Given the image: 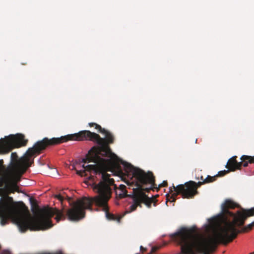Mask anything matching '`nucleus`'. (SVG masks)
<instances>
[{
	"label": "nucleus",
	"mask_w": 254,
	"mask_h": 254,
	"mask_svg": "<svg viewBox=\"0 0 254 254\" xmlns=\"http://www.w3.org/2000/svg\"><path fill=\"white\" fill-rule=\"evenodd\" d=\"M253 228V226H252V224H250L248 225L246 227H244L242 230L241 231L243 232H246L249 230H251Z\"/></svg>",
	"instance_id": "14"
},
{
	"label": "nucleus",
	"mask_w": 254,
	"mask_h": 254,
	"mask_svg": "<svg viewBox=\"0 0 254 254\" xmlns=\"http://www.w3.org/2000/svg\"><path fill=\"white\" fill-rule=\"evenodd\" d=\"M229 172H230L229 171V170L221 171H219L218 172V174L216 175V176H217V177H222V176H225L227 174H228Z\"/></svg>",
	"instance_id": "13"
},
{
	"label": "nucleus",
	"mask_w": 254,
	"mask_h": 254,
	"mask_svg": "<svg viewBox=\"0 0 254 254\" xmlns=\"http://www.w3.org/2000/svg\"><path fill=\"white\" fill-rule=\"evenodd\" d=\"M140 251L141 253L143 254L145 252H146L147 249L146 248H144L143 246H141L140 247Z\"/></svg>",
	"instance_id": "18"
},
{
	"label": "nucleus",
	"mask_w": 254,
	"mask_h": 254,
	"mask_svg": "<svg viewBox=\"0 0 254 254\" xmlns=\"http://www.w3.org/2000/svg\"><path fill=\"white\" fill-rule=\"evenodd\" d=\"M89 126L98 129L99 132L104 134L105 138H101L98 134H97V137H93L91 141L96 142L99 146L93 147L82 159V162L84 163L93 162L95 164L86 166L83 164L82 167L84 170H76V174L83 177L87 175L86 171L92 172L93 175L88 177V180L92 183L93 189L98 194L93 197L84 196L72 202L70 201L71 198L68 197L71 208L66 211V214L63 210H60L63 212L65 218L67 216L70 221H78L85 217L86 209L92 210V204L94 202L97 206L103 208L108 220L120 221L122 217H117L109 213L108 205V202L112 193L111 187H113L115 189L117 188L114 180L110 178V175L107 173L110 170L109 168L113 166V163L111 159H104L101 157H111L115 155L112 152L109 146L110 144L114 143L115 138L111 132L96 123H90ZM61 220H64V218Z\"/></svg>",
	"instance_id": "1"
},
{
	"label": "nucleus",
	"mask_w": 254,
	"mask_h": 254,
	"mask_svg": "<svg viewBox=\"0 0 254 254\" xmlns=\"http://www.w3.org/2000/svg\"><path fill=\"white\" fill-rule=\"evenodd\" d=\"M168 183L167 181H164L162 184L159 185V187H166L167 186Z\"/></svg>",
	"instance_id": "16"
},
{
	"label": "nucleus",
	"mask_w": 254,
	"mask_h": 254,
	"mask_svg": "<svg viewBox=\"0 0 254 254\" xmlns=\"http://www.w3.org/2000/svg\"><path fill=\"white\" fill-rule=\"evenodd\" d=\"M32 205L33 206H34V207H36L37 209H39L38 205H37L35 200H34L32 202Z\"/></svg>",
	"instance_id": "19"
},
{
	"label": "nucleus",
	"mask_w": 254,
	"mask_h": 254,
	"mask_svg": "<svg viewBox=\"0 0 254 254\" xmlns=\"http://www.w3.org/2000/svg\"><path fill=\"white\" fill-rule=\"evenodd\" d=\"M178 187V185L176 187L173 185V188H170V192L172 193L173 191H175V192L173 193L171 195H170L169 194H166L167 202L168 201L175 202L176 200V197L179 194H181L183 198L185 192L183 190L180 191Z\"/></svg>",
	"instance_id": "7"
},
{
	"label": "nucleus",
	"mask_w": 254,
	"mask_h": 254,
	"mask_svg": "<svg viewBox=\"0 0 254 254\" xmlns=\"http://www.w3.org/2000/svg\"><path fill=\"white\" fill-rule=\"evenodd\" d=\"M241 161L239 162L240 164V169L242 166L247 167L249 163H254V156L242 155L241 157Z\"/></svg>",
	"instance_id": "9"
},
{
	"label": "nucleus",
	"mask_w": 254,
	"mask_h": 254,
	"mask_svg": "<svg viewBox=\"0 0 254 254\" xmlns=\"http://www.w3.org/2000/svg\"><path fill=\"white\" fill-rule=\"evenodd\" d=\"M40 215L32 218L29 216H18L19 210L13 203L11 197L6 195L0 199V217L1 224L4 225L8 218L16 217V223L21 232L28 229L31 231L44 230L53 226L51 219L56 215L55 219L59 222L65 218L63 212L57 208L44 207L39 210Z\"/></svg>",
	"instance_id": "3"
},
{
	"label": "nucleus",
	"mask_w": 254,
	"mask_h": 254,
	"mask_svg": "<svg viewBox=\"0 0 254 254\" xmlns=\"http://www.w3.org/2000/svg\"><path fill=\"white\" fill-rule=\"evenodd\" d=\"M250 254H254V252L252 253H251Z\"/></svg>",
	"instance_id": "23"
},
{
	"label": "nucleus",
	"mask_w": 254,
	"mask_h": 254,
	"mask_svg": "<svg viewBox=\"0 0 254 254\" xmlns=\"http://www.w3.org/2000/svg\"><path fill=\"white\" fill-rule=\"evenodd\" d=\"M120 190L121 192L118 194L120 198L125 197L127 195V191L126 190V187L124 185L120 186Z\"/></svg>",
	"instance_id": "11"
},
{
	"label": "nucleus",
	"mask_w": 254,
	"mask_h": 254,
	"mask_svg": "<svg viewBox=\"0 0 254 254\" xmlns=\"http://www.w3.org/2000/svg\"><path fill=\"white\" fill-rule=\"evenodd\" d=\"M216 178L217 176H210L208 175L205 179H204V181L205 184L211 183L215 181Z\"/></svg>",
	"instance_id": "12"
},
{
	"label": "nucleus",
	"mask_w": 254,
	"mask_h": 254,
	"mask_svg": "<svg viewBox=\"0 0 254 254\" xmlns=\"http://www.w3.org/2000/svg\"><path fill=\"white\" fill-rule=\"evenodd\" d=\"M125 170L127 172L131 173L133 177L136 180L137 188L133 189L132 199L133 203L131 204L125 213H129L136 209L137 206L141 207V203H144L146 206L150 208L152 203L156 206V200L154 197H149L144 191L148 192L151 188H143L142 185L150 184L152 186L155 185V177L152 172L144 171L135 168L131 164L127 163L124 164Z\"/></svg>",
	"instance_id": "4"
},
{
	"label": "nucleus",
	"mask_w": 254,
	"mask_h": 254,
	"mask_svg": "<svg viewBox=\"0 0 254 254\" xmlns=\"http://www.w3.org/2000/svg\"><path fill=\"white\" fill-rule=\"evenodd\" d=\"M159 249V248L158 247H153L151 248V250L149 253L147 254H153V253H155Z\"/></svg>",
	"instance_id": "15"
},
{
	"label": "nucleus",
	"mask_w": 254,
	"mask_h": 254,
	"mask_svg": "<svg viewBox=\"0 0 254 254\" xmlns=\"http://www.w3.org/2000/svg\"><path fill=\"white\" fill-rule=\"evenodd\" d=\"M97 136V133L85 130L60 137H53L51 139L45 137L42 140L36 142L32 147L28 148L23 156L19 159L16 153L12 152L11 154L10 164L7 168L3 165V170L2 171L1 176L5 179V184L9 183L6 186L7 190L10 193L19 191L17 183L19 181L20 176L33 163V160L31 161V158L36 154L40 153L47 146L60 144L68 141H91L93 137Z\"/></svg>",
	"instance_id": "2"
},
{
	"label": "nucleus",
	"mask_w": 254,
	"mask_h": 254,
	"mask_svg": "<svg viewBox=\"0 0 254 254\" xmlns=\"http://www.w3.org/2000/svg\"><path fill=\"white\" fill-rule=\"evenodd\" d=\"M215 218H211V219H210L209 220V222H210V223L213 222L214 221H215Z\"/></svg>",
	"instance_id": "21"
},
{
	"label": "nucleus",
	"mask_w": 254,
	"mask_h": 254,
	"mask_svg": "<svg viewBox=\"0 0 254 254\" xmlns=\"http://www.w3.org/2000/svg\"><path fill=\"white\" fill-rule=\"evenodd\" d=\"M205 184L204 181L196 183L194 181H189L184 185H179L180 191H184V198H192L198 193L197 189L202 185Z\"/></svg>",
	"instance_id": "5"
},
{
	"label": "nucleus",
	"mask_w": 254,
	"mask_h": 254,
	"mask_svg": "<svg viewBox=\"0 0 254 254\" xmlns=\"http://www.w3.org/2000/svg\"><path fill=\"white\" fill-rule=\"evenodd\" d=\"M237 157L234 156L230 158L226 165V168H227L230 172H234L237 170H240V164L237 161Z\"/></svg>",
	"instance_id": "8"
},
{
	"label": "nucleus",
	"mask_w": 254,
	"mask_h": 254,
	"mask_svg": "<svg viewBox=\"0 0 254 254\" xmlns=\"http://www.w3.org/2000/svg\"><path fill=\"white\" fill-rule=\"evenodd\" d=\"M251 224H252V226H253V227H254V221Z\"/></svg>",
	"instance_id": "22"
},
{
	"label": "nucleus",
	"mask_w": 254,
	"mask_h": 254,
	"mask_svg": "<svg viewBox=\"0 0 254 254\" xmlns=\"http://www.w3.org/2000/svg\"><path fill=\"white\" fill-rule=\"evenodd\" d=\"M58 199L60 200L61 201H63L64 200V197L61 194H57L55 196Z\"/></svg>",
	"instance_id": "17"
},
{
	"label": "nucleus",
	"mask_w": 254,
	"mask_h": 254,
	"mask_svg": "<svg viewBox=\"0 0 254 254\" xmlns=\"http://www.w3.org/2000/svg\"><path fill=\"white\" fill-rule=\"evenodd\" d=\"M139 254V253H136V254Z\"/></svg>",
	"instance_id": "24"
},
{
	"label": "nucleus",
	"mask_w": 254,
	"mask_h": 254,
	"mask_svg": "<svg viewBox=\"0 0 254 254\" xmlns=\"http://www.w3.org/2000/svg\"><path fill=\"white\" fill-rule=\"evenodd\" d=\"M196 179L197 180H201L202 181H203V180H204V179L203 178L202 176H198V177H196Z\"/></svg>",
	"instance_id": "20"
},
{
	"label": "nucleus",
	"mask_w": 254,
	"mask_h": 254,
	"mask_svg": "<svg viewBox=\"0 0 254 254\" xmlns=\"http://www.w3.org/2000/svg\"><path fill=\"white\" fill-rule=\"evenodd\" d=\"M3 170V160H0V176L2 175V171ZM5 184V179L4 178H0V188L3 187Z\"/></svg>",
	"instance_id": "10"
},
{
	"label": "nucleus",
	"mask_w": 254,
	"mask_h": 254,
	"mask_svg": "<svg viewBox=\"0 0 254 254\" xmlns=\"http://www.w3.org/2000/svg\"><path fill=\"white\" fill-rule=\"evenodd\" d=\"M28 140L25 138V136L22 134H17L15 136H12L7 143L11 146L9 151L14 148H19L26 145Z\"/></svg>",
	"instance_id": "6"
}]
</instances>
